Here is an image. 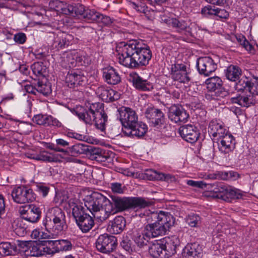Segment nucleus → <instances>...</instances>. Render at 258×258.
<instances>
[{"label": "nucleus", "mask_w": 258, "mask_h": 258, "mask_svg": "<svg viewBox=\"0 0 258 258\" xmlns=\"http://www.w3.org/2000/svg\"><path fill=\"white\" fill-rule=\"evenodd\" d=\"M87 145L81 143H77L69 148L68 150H66L64 153L70 152L72 156H76L80 154H86Z\"/></svg>", "instance_id": "obj_36"}, {"label": "nucleus", "mask_w": 258, "mask_h": 258, "mask_svg": "<svg viewBox=\"0 0 258 258\" xmlns=\"http://www.w3.org/2000/svg\"><path fill=\"white\" fill-rule=\"evenodd\" d=\"M178 133L184 140L191 144L197 142L200 135L198 128L192 124L180 126L178 129Z\"/></svg>", "instance_id": "obj_17"}, {"label": "nucleus", "mask_w": 258, "mask_h": 258, "mask_svg": "<svg viewBox=\"0 0 258 258\" xmlns=\"http://www.w3.org/2000/svg\"><path fill=\"white\" fill-rule=\"evenodd\" d=\"M47 115H44L42 114H37L34 115L33 117V121L37 124L42 125L45 126V118Z\"/></svg>", "instance_id": "obj_55"}, {"label": "nucleus", "mask_w": 258, "mask_h": 258, "mask_svg": "<svg viewBox=\"0 0 258 258\" xmlns=\"http://www.w3.org/2000/svg\"><path fill=\"white\" fill-rule=\"evenodd\" d=\"M74 39L73 36L64 32H59L54 38V43L58 49L69 46Z\"/></svg>", "instance_id": "obj_29"}, {"label": "nucleus", "mask_w": 258, "mask_h": 258, "mask_svg": "<svg viewBox=\"0 0 258 258\" xmlns=\"http://www.w3.org/2000/svg\"><path fill=\"white\" fill-rule=\"evenodd\" d=\"M19 213L22 219L32 223H37L42 214L41 209L34 205H29L20 208Z\"/></svg>", "instance_id": "obj_13"}, {"label": "nucleus", "mask_w": 258, "mask_h": 258, "mask_svg": "<svg viewBox=\"0 0 258 258\" xmlns=\"http://www.w3.org/2000/svg\"><path fill=\"white\" fill-rule=\"evenodd\" d=\"M42 251L41 243L33 241L28 246L27 250H25V254L27 256H42Z\"/></svg>", "instance_id": "obj_35"}, {"label": "nucleus", "mask_w": 258, "mask_h": 258, "mask_svg": "<svg viewBox=\"0 0 258 258\" xmlns=\"http://www.w3.org/2000/svg\"><path fill=\"white\" fill-rule=\"evenodd\" d=\"M149 223L145 226V235L151 238L166 234L175 222V218L170 213L163 211L151 212L148 215Z\"/></svg>", "instance_id": "obj_2"}, {"label": "nucleus", "mask_w": 258, "mask_h": 258, "mask_svg": "<svg viewBox=\"0 0 258 258\" xmlns=\"http://www.w3.org/2000/svg\"><path fill=\"white\" fill-rule=\"evenodd\" d=\"M189 68L182 63L172 64L171 76L174 81H189L192 79Z\"/></svg>", "instance_id": "obj_18"}, {"label": "nucleus", "mask_w": 258, "mask_h": 258, "mask_svg": "<svg viewBox=\"0 0 258 258\" xmlns=\"http://www.w3.org/2000/svg\"><path fill=\"white\" fill-rule=\"evenodd\" d=\"M19 253V250L15 243L9 242L0 243V254L3 256L15 255Z\"/></svg>", "instance_id": "obj_30"}, {"label": "nucleus", "mask_w": 258, "mask_h": 258, "mask_svg": "<svg viewBox=\"0 0 258 258\" xmlns=\"http://www.w3.org/2000/svg\"><path fill=\"white\" fill-rule=\"evenodd\" d=\"M55 243L57 253L60 251H70L73 247L71 240L69 239L55 240Z\"/></svg>", "instance_id": "obj_38"}, {"label": "nucleus", "mask_w": 258, "mask_h": 258, "mask_svg": "<svg viewBox=\"0 0 258 258\" xmlns=\"http://www.w3.org/2000/svg\"><path fill=\"white\" fill-rule=\"evenodd\" d=\"M45 229L56 234L65 231L68 229L66 216L64 212L58 207L49 209L43 220Z\"/></svg>", "instance_id": "obj_6"}, {"label": "nucleus", "mask_w": 258, "mask_h": 258, "mask_svg": "<svg viewBox=\"0 0 258 258\" xmlns=\"http://www.w3.org/2000/svg\"><path fill=\"white\" fill-rule=\"evenodd\" d=\"M131 5L137 11L142 13H145L146 7L144 5H142L141 3H137L134 2H131Z\"/></svg>", "instance_id": "obj_58"}, {"label": "nucleus", "mask_w": 258, "mask_h": 258, "mask_svg": "<svg viewBox=\"0 0 258 258\" xmlns=\"http://www.w3.org/2000/svg\"><path fill=\"white\" fill-rule=\"evenodd\" d=\"M218 8L214 6H208L202 10V13L205 16H216Z\"/></svg>", "instance_id": "obj_51"}, {"label": "nucleus", "mask_w": 258, "mask_h": 258, "mask_svg": "<svg viewBox=\"0 0 258 258\" xmlns=\"http://www.w3.org/2000/svg\"><path fill=\"white\" fill-rule=\"evenodd\" d=\"M144 177L147 178L148 180H164L168 181L171 180L173 177L170 174H165L162 173L158 172L156 170L152 169H146L144 173Z\"/></svg>", "instance_id": "obj_31"}, {"label": "nucleus", "mask_w": 258, "mask_h": 258, "mask_svg": "<svg viewBox=\"0 0 258 258\" xmlns=\"http://www.w3.org/2000/svg\"><path fill=\"white\" fill-rule=\"evenodd\" d=\"M251 82H236L234 88L238 92H241V94L250 92L253 88L251 86Z\"/></svg>", "instance_id": "obj_42"}, {"label": "nucleus", "mask_w": 258, "mask_h": 258, "mask_svg": "<svg viewBox=\"0 0 258 258\" xmlns=\"http://www.w3.org/2000/svg\"><path fill=\"white\" fill-rule=\"evenodd\" d=\"M32 158L47 162H56L57 161L56 157H54L51 153L45 151L36 155L32 157Z\"/></svg>", "instance_id": "obj_40"}, {"label": "nucleus", "mask_w": 258, "mask_h": 258, "mask_svg": "<svg viewBox=\"0 0 258 258\" xmlns=\"http://www.w3.org/2000/svg\"><path fill=\"white\" fill-rule=\"evenodd\" d=\"M109 156H108L105 152V151L103 150L102 152H101L98 157H96V160L98 162H104L109 158Z\"/></svg>", "instance_id": "obj_60"}, {"label": "nucleus", "mask_w": 258, "mask_h": 258, "mask_svg": "<svg viewBox=\"0 0 258 258\" xmlns=\"http://www.w3.org/2000/svg\"><path fill=\"white\" fill-rule=\"evenodd\" d=\"M14 201L18 204H25L35 200V194L31 188L25 186L15 187L11 192Z\"/></svg>", "instance_id": "obj_11"}, {"label": "nucleus", "mask_w": 258, "mask_h": 258, "mask_svg": "<svg viewBox=\"0 0 258 258\" xmlns=\"http://www.w3.org/2000/svg\"><path fill=\"white\" fill-rule=\"evenodd\" d=\"M209 133L213 138L220 140L225 135L228 134L223 125L215 121H212L209 125Z\"/></svg>", "instance_id": "obj_26"}, {"label": "nucleus", "mask_w": 258, "mask_h": 258, "mask_svg": "<svg viewBox=\"0 0 258 258\" xmlns=\"http://www.w3.org/2000/svg\"><path fill=\"white\" fill-rule=\"evenodd\" d=\"M64 61L68 63V66L67 67L69 68L73 67L76 63V60L72 54L68 55L66 59H64Z\"/></svg>", "instance_id": "obj_61"}, {"label": "nucleus", "mask_w": 258, "mask_h": 258, "mask_svg": "<svg viewBox=\"0 0 258 258\" xmlns=\"http://www.w3.org/2000/svg\"><path fill=\"white\" fill-rule=\"evenodd\" d=\"M26 36L25 33H18L16 34L14 37V41L20 44H24L26 41Z\"/></svg>", "instance_id": "obj_56"}, {"label": "nucleus", "mask_w": 258, "mask_h": 258, "mask_svg": "<svg viewBox=\"0 0 258 258\" xmlns=\"http://www.w3.org/2000/svg\"><path fill=\"white\" fill-rule=\"evenodd\" d=\"M102 150L100 148L92 145H88L86 155L88 156L90 159L95 160L96 157H98L101 154V152H102Z\"/></svg>", "instance_id": "obj_45"}, {"label": "nucleus", "mask_w": 258, "mask_h": 258, "mask_svg": "<svg viewBox=\"0 0 258 258\" xmlns=\"http://www.w3.org/2000/svg\"><path fill=\"white\" fill-rule=\"evenodd\" d=\"M99 15V13L94 10L85 9L82 19L90 22H97Z\"/></svg>", "instance_id": "obj_43"}, {"label": "nucleus", "mask_w": 258, "mask_h": 258, "mask_svg": "<svg viewBox=\"0 0 258 258\" xmlns=\"http://www.w3.org/2000/svg\"><path fill=\"white\" fill-rule=\"evenodd\" d=\"M82 78V76L81 74V72L79 71H72L71 72H69L67 76V79L71 81L73 80L76 81L81 80V81H83Z\"/></svg>", "instance_id": "obj_52"}, {"label": "nucleus", "mask_w": 258, "mask_h": 258, "mask_svg": "<svg viewBox=\"0 0 258 258\" xmlns=\"http://www.w3.org/2000/svg\"><path fill=\"white\" fill-rule=\"evenodd\" d=\"M85 206L93 217L100 221L106 220L112 212L111 201L98 192L87 196L84 199Z\"/></svg>", "instance_id": "obj_3"}, {"label": "nucleus", "mask_w": 258, "mask_h": 258, "mask_svg": "<svg viewBox=\"0 0 258 258\" xmlns=\"http://www.w3.org/2000/svg\"><path fill=\"white\" fill-rule=\"evenodd\" d=\"M254 95L252 92L249 91L239 94L236 97H232L231 100L233 103H237L241 107H248L255 103Z\"/></svg>", "instance_id": "obj_22"}, {"label": "nucleus", "mask_w": 258, "mask_h": 258, "mask_svg": "<svg viewBox=\"0 0 258 258\" xmlns=\"http://www.w3.org/2000/svg\"><path fill=\"white\" fill-rule=\"evenodd\" d=\"M168 118L175 123L185 122L187 121L189 114L181 105L173 104L169 108Z\"/></svg>", "instance_id": "obj_16"}, {"label": "nucleus", "mask_w": 258, "mask_h": 258, "mask_svg": "<svg viewBox=\"0 0 258 258\" xmlns=\"http://www.w3.org/2000/svg\"><path fill=\"white\" fill-rule=\"evenodd\" d=\"M164 21L169 26L172 27L179 32L187 30L189 27V22L183 19H179L175 18H168L164 19Z\"/></svg>", "instance_id": "obj_27"}, {"label": "nucleus", "mask_w": 258, "mask_h": 258, "mask_svg": "<svg viewBox=\"0 0 258 258\" xmlns=\"http://www.w3.org/2000/svg\"><path fill=\"white\" fill-rule=\"evenodd\" d=\"M121 246L124 249L127 251H132V248L131 247L132 243L130 240L127 238L123 239L121 241Z\"/></svg>", "instance_id": "obj_59"}, {"label": "nucleus", "mask_w": 258, "mask_h": 258, "mask_svg": "<svg viewBox=\"0 0 258 258\" xmlns=\"http://www.w3.org/2000/svg\"><path fill=\"white\" fill-rule=\"evenodd\" d=\"M218 141V149L222 153L228 154L235 148V140L231 134L225 135Z\"/></svg>", "instance_id": "obj_23"}, {"label": "nucleus", "mask_w": 258, "mask_h": 258, "mask_svg": "<svg viewBox=\"0 0 258 258\" xmlns=\"http://www.w3.org/2000/svg\"><path fill=\"white\" fill-rule=\"evenodd\" d=\"M37 92L44 96H48L52 92L51 85L50 82H37Z\"/></svg>", "instance_id": "obj_41"}, {"label": "nucleus", "mask_w": 258, "mask_h": 258, "mask_svg": "<svg viewBox=\"0 0 258 258\" xmlns=\"http://www.w3.org/2000/svg\"><path fill=\"white\" fill-rule=\"evenodd\" d=\"M45 120V126H53L60 127L62 126L61 123L58 120L51 115H47Z\"/></svg>", "instance_id": "obj_48"}, {"label": "nucleus", "mask_w": 258, "mask_h": 258, "mask_svg": "<svg viewBox=\"0 0 258 258\" xmlns=\"http://www.w3.org/2000/svg\"><path fill=\"white\" fill-rule=\"evenodd\" d=\"M97 93L103 101L107 102H113L119 98V94L118 92L104 86L98 87Z\"/></svg>", "instance_id": "obj_24"}, {"label": "nucleus", "mask_w": 258, "mask_h": 258, "mask_svg": "<svg viewBox=\"0 0 258 258\" xmlns=\"http://www.w3.org/2000/svg\"><path fill=\"white\" fill-rule=\"evenodd\" d=\"M213 186V188L209 196L215 198L230 202L232 199H239L242 196L239 190L228 186L223 183H219L216 185L214 184Z\"/></svg>", "instance_id": "obj_9"}, {"label": "nucleus", "mask_w": 258, "mask_h": 258, "mask_svg": "<svg viewBox=\"0 0 258 258\" xmlns=\"http://www.w3.org/2000/svg\"><path fill=\"white\" fill-rule=\"evenodd\" d=\"M206 85V88L209 92H212L214 93V94L216 96H219L223 97L227 94V92L225 91L224 88L222 87V83H217L214 82H205Z\"/></svg>", "instance_id": "obj_32"}, {"label": "nucleus", "mask_w": 258, "mask_h": 258, "mask_svg": "<svg viewBox=\"0 0 258 258\" xmlns=\"http://www.w3.org/2000/svg\"><path fill=\"white\" fill-rule=\"evenodd\" d=\"M109 197L113 208L111 215L116 211L122 212L137 207L145 208L150 205L149 202L140 197H121L115 195H110Z\"/></svg>", "instance_id": "obj_7"}, {"label": "nucleus", "mask_w": 258, "mask_h": 258, "mask_svg": "<svg viewBox=\"0 0 258 258\" xmlns=\"http://www.w3.org/2000/svg\"><path fill=\"white\" fill-rule=\"evenodd\" d=\"M103 78L106 80L120 81V78L115 70L111 67L104 68L102 70Z\"/></svg>", "instance_id": "obj_39"}, {"label": "nucleus", "mask_w": 258, "mask_h": 258, "mask_svg": "<svg viewBox=\"0 0 258 258\" xmlns=\"http://www.w3.org/2000/svg\"><path fill=\"white\" fill-rule=\"evenodd\" d=\"M133 86L140 91H149L154 88V85L150 82H132Z\"/></svg>", "instance_id": "obj_44"}, {"label": "nucleus", "mask_w": 258, "mask_h": 258, "mask_svg": "<svg viewBox=\"0 0 258 258\" xmlns=\"http://www.w3.org/2000/svg\"><path fill=\"white\" fill-rule=\"evenodd\" d=\"M65 85L75 91H82L84 90V85H83L80 82H65Z\"/></svg>", "instance_id": "obj_49"}, {"label": "nucleus", "mask_w": 258, "mask_h": 258, "mask_svg": "<svg viewBox=\"0 0 258 258\" xmlns=\"http://www.w3.org/2000/svg\"><path fill=\"white\" fill-rule=\"evenodd\" d=\"M202 254L201 247L196 243H188L183 248V258H200Z\"/></svg>", "instance_id": "obj_25"}, {"label": "nucleus", "mask_w": 258, "mask_h": 258, "mask_svg": "<svg viewBox=\"0 0 258 258\" xmlns=\"http://www.w3.org/2000/svg\"><path fill=\"white\" fill-rule=\"evenodd\" d=\"M5 203L3 196L0 194V218L5 212Z\"/></svg>", "instance_id": "obj_63"}, {"label": "nucleus", "mask_w": 258, "mask_h": 258, "mask_svg": "<svg viewBox=\"0 0 258 258\" xmlns=\"http://www.w3.org/2000/svg\"><path fill=\"white\" fill-rule=\"evenodd\" d=\"M145 114L151 125L155 127L158 128L165 122V115L161 109L154 107H149L146 109Z\"/></svg>", "instance_id": "obj_14"}, {"label": "nucleus", "mask_w": 258, "mask_h": 258, "mask_svg": "<svg viewBox=\"0 0 258 258\" xmlns=\"http://www.w3.org/2000/svg\"><path fill=\"white\" fill-rule=\"evenodd\" d=\"M117 244L116 238L106 233L100 235L95 242L97 249L104 253H109L113 251L116 248Z\"/></svg>", "instance_id": "obj_12"}, {"label": "nucleus", "mask_w": 258, "mask_h": 258, "mask_svg": "<svg viewBox=\"0 0 258 258\" xmlns=\"http://www.w3.org/2000/svg\"><path fill=\"white\" fill-rule=\"evenodd\" d=\"M125 225V218L123 216H117L109 222V230L114 234H119L123 231Z\"/></svg>", "instance_id": "obj_28"}, {"label": "nucleus", "mask_w": 258, "mask_h": 258, "mask_svg": "<svg viewBox=\"0 0 258 258\" xmlns=\"http://www.w3.org/2000/svg\"><path fill=\"white\" fill-rule=\"evenodd\" d=\"M42 255H53L57 253L55 240H46L41 243Z\"/></svg>", "instance_id": "obj_34"}, {"label": "nucleus", "mask_w": 258, "mask_h": 258, "mask_svg": "<svg viewBox=\"0 0 258 258\" xmlns=\"http://www.w3.org/2000/svg\"><path fill=\"white\" fill-rule=\"evenodd\" d=\"M36 188V190L43 197L46 196L49 191V187L42 184L37 185Z\"/></svg>", "instance_id": "obj_57"}, {"label": "nucleus", "mask_w": 258, "mask_h": 258, "mask_svg": "<svg viewBox=\"0 0 258 258\" xmlns=\"http://www.w3.org/2000/svg\"><path fill=\"white\" fill-rule=\"evenodd\" d=\"M118 110L119 119L122 125V132L123 129L133 125L138 120V115L133 109L129 107H122Z\"/></svg>", "instance_id": "obj_15"}, {"label": "nucleus", "mask_w": 258, "mask_h": 258, "mask_svg": "<svg viewBox=\"0 0 258 258\" xmlns=\"http://www.w3.org/2000/svg\"><path fill=\"white\" fill-rule=\"evenodd\" d=\"M187 184L192 187H197L201 188H204L207 187V185H209V184L206 183L205 182L203 181H194L192 180H188L187 181Z\"/></svg>", "instance_id": "obj_53"}, {"label": "nucleus", "mask_w": 258, "mask_h": 258, "mask_svg": "<svg viewBox=\"0 0 258 258\" xmlns=\"http://www.w3.org/2000/svg\"><path fill=\"white\" fill-rule=\"evenodd\" d=\"M197 67L199 72L208 76L217 69V64L209 56L199 57L197 61Z\"/></svg>", "instance_id": "obj_19"}, {"label": "nucleus", "mask_w": 258, "mask_h": 258, "mask_svg": "<svg viewBox=\"0 0 258 258\" xmlns=\"http://www.w3.org/2000/svg\"><path fill=\"white\" fill-rule=\"evenodd\" d=\"M132 239L135 243L140 248L144 247L147 245L149 240L151 238L145 235V228L143 230L139 228L134 227L128 232Z\"/></svg>", "instance_id": "obj_21"}, {"label": "nucleus", "mask_w": 258, "mask_h": 258, "mask_svg": "<svg viewBox=\"0 0 258 258\" xmlns=\"http://www.w3.org/2000/svg\"><path fill=\"white\" fill-rule=\"evenodd\" d=\"M116 52L119 63L128 68L146 66L152 57L149 46L142 40L121 42L116 47Z\"/></svg>", "instance_id": "obj_1"}, {"label": "nucleus", "mask_w": 258, "mask_h": 258, "mask_svg": "<svg viewBox=\"0 0 258 258\" xmlns=\"http://www.w3.org/2000/svg\"><path fill=\"white\" fill-rule=\"evenodd\" d=\"M225 74L229 81H236L241 76V70L237 66L230 65L225 70Z\"/></svg>", "instance_id": "obj_33"}, {"label": "nucleus", "mask_w": 258, "mask_h": 258, "mask_svg": "<svg viewBox=\"0 0 258 258\" xmlns=\"http://www.w3.org/2000/svg\"><path fill=\"white\" fill-rule=\"evenodd\" d=\"M228 15L229 14L226 10L218 8L216 16L220 18L226 19L228 17Z\"/></svg>", "instance_id": "obj_62"}, {"label": "nucleus", "mask_w": 258, "mask_h": 258, "mask_svg": "<svg viewBox=\"0 0 258 258\" xmlns=\"http://www.w3.org/2000/svg\"><path fill=\"white\" fill-rule=\"evenodd\" d=\"M238 177V174L234 171L221 172L219 174V178L223 180H235Z\"/></svg>", "instance_id": "obj_50"}, {"label": "nucleus", "mask_w": 258, "mask_h": 258, "mask_svg": "<svg viewBox=\"0 0 258 258\" xmlns=\"http://www.w3.org/2000/svg\"><path fill=\"white\" fill-rule=\"evenodd\" d=\"M50 5L55 6V8L58 9L60 8L61 12L63 14L71 15L81 19H82L85 11V7L82 5L67 4L59 1H52Z\"/></svg>", "instance_id": "obj_10"}, {"label": "nucleus", "mask_w": 258, "mask_h": 258, "mask_svg": "<svg viewBox=\"0 0 258 258\" xmlns=\"http://www.w3.org/2000/svg\"><path fill=\"white\" fill-rule=\"evenodd\" d=\"M31 70L34 75L38 77L44 78L47 73V67L42 62H35L31 66Z\"/></svg>", "instance_id": "obj_37"}, {"label": "nucleus", "mask_w": 258, "mask_h": 258, "mask_svg": "<svg viewBox=\"0 0 258 258\" xmlns=\"http://www.w3.org/2000/svg\"><path fill=\"white\" fill-rule=\"evenodd\" d=\"M147 131V125L145 123L138 120L133 125L123 129V133L128 137L140 138L143 137Z\"/></svg>", "instance_id": "obj_20"}, {"label": "nucleus", "mask_w": 258, "mask_h": 258, "mask_svg": "<svg viewBox=\"0 0 258 258\" xmlns=\"http://www.w3.org/2000/svg\"><path fill=\"white\" fill-rule=\"evenodd\" d=\"M25 89L27 92L33 94H36V92H37V87H33L31 85H26Z\"/></svg>", "instance_id": "obj_64"}, {"label": "nucleus", "mask_w": 258, "mask_h": 258, "mask_svg": "<svg viewBox=\"0 0 258 258\" xmlns=\"http://www.w3.org/2000/svg\"><path fill=\"white\" fill-rule=\"evenodd\" d=\"M69 206L72 208V215L79 229L83 233L89 232L94 225L93 217L85 212L81 205L70 202Z\"/></svg>", "instance_id": "obj_8"}, {"label": "nucleus", "mask_w": 258, "mask_h": 258, "mask_svg": "<svg viewBox=\"0 0 258 258\" xmlns=\"http://www.w3.org/2000/svg\"><path fill=\"white\" fill-rule=\"evenodd\" d=\"M179 243L176 236L165 237L153 242L149 247V252L155 258H169L176 252Z\"/></svg>", "instance_id": "obj_5"}, {"label": "nucleus", "mask_w": 258, "mask_h": 258, "mask_svg": "<svg viewBox=\"0 0 258 258\" xmlns=\"http://www.w3.org/2000/svg\"><path fill=\"white\" fill-rule=\"evenodd\" d=\"M97 22L102 23L106 26H109L112 24V20L109 17L99 13Z\"/></svg>", "instance_id": "obj_54"}, {"label": "nucleus", "mask_w": 258, "mask_h": 258, "mask_svg": "<svg viewBox=\"0 0 258 258\" xmlns=\"http://www.w3.org/2000/svg\"><path fill=\"white\" fill-rule=\"evenodd\" d=\"M76 113L78 117L86 123L91 124L95 122L96 128L102 132L105 130L108 116L104 110L103 103H92L88 108L81 107Z\"/></svg>", "instance_id": "obj_4"}, {"label": "nucleus", "mask_w": 258, "mask_h": 258, "mask_svg": "<svg viewBox=\"0 0 258 258\" xmlns=\"http://www.w3.org/2000/svg\"><path fill=\"white\" fill-rule=\"evenodd\" d=\"M110 188L114 194H122L124 192L125 187L121 183L112 182L110 183Z\"/></svg>", "instance_id": "obj_47"}, {"label": "nucleus", "mask_w": 258, "mask_h": 258, "mask_svg": "<svg viewBox=\"0 0 258 258\" xmlns=\"http://www.w3.org/2000/svg\"><path fill=\"white\" fill-rule=\"evenodd\" d=\"M186 223L191 227H197L200 223V217L194 213L189 214L185 219Z\"/></svg>", "instance_id": "obj_46"}]
</instances>
